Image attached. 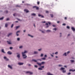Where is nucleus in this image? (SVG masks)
Instances as JSON below:
<instances>
[{
    "mask_svg": "<svg viewBox=\"0 0 75 75\" xmlns=\"http://www.w3.org/2000/svg\"><path fill=\"white\" fill-rule=\"evenodd\" d=\"M26 52H27L26 51H25L24 52H22V55L23 57V58H27V56L25 55V54Z\"/></svg>",
    "mask_w": 75,
    "mask_h": 75,
    "instance_id": "obj_1",
    "label": "nucleus"
},
{
    "mask_svg": "<svg viewBox=\"0 0 75 75\" xmlns=\"http://www.w3.org/2000/svg\"><path fill=\"white\" fill-rule=\"evenodd\" d=\"M33 8H36V10H39V7L36 6H33Z\"/></svg>",
    "mask_w": 75,
    "mask_h": 75,
    "instance_id": "obj_2",
    "label": "nucleus"
},
{
    "mask_svg": "<svg viewBox=\"0 0 75 75\" xmlns=\"http://www.w3.org/2000/svg\"><path fill=\"white\" fill-rule=\"evenodd\" d=\"M18 64L19 65H23L24 64V63L19 62L18 63Z\"/></svg>",
    "mask_w": 75,
    "mask_h": 75,
    "instance_id": "obj_3",
    "label": "nucleus"
},
{
    "mask_svg": "<svg viewBox=\"0 0 75 75\" xmlns=\"http://www.w3.org/2000/svg\"><path fill=\"white\" fill-rule=\"evenodd\" d=\"M8 54L9 55H11V54H12V53L10 51H8L7 52Z\"/></svg>",
    "mask_w": 75,
    "mask_h": 75,
    "instance_id": "obj_4",
    "label": "nucleus"
},
{
    "mask_svg": "<svg viewBox=\"0 0 75 75\" xmlns=\"http://www.w3.org/2000/svg\"><path fill=\"white\" fill-rule=\"evenodd\" d=\"M26 73H29L30 74H33V73L30 71H28L26 72Z\"/></svg>",
    "mask_w": 75,
    "mask_h": 75,
    "instance_id": "obj_5",
    "label": "nucleus"
},
{
    "mask_svg": "<svg viewBox=\"0 0 75 75\" xmlns=\"http://www.w3.org/2000/svg\"><path fill=\"white\" fill-rule=\"evenodd\" d=\"M38 16L39 17H40L41 16V17H42V18H44V16H42L41 15H40V14H39L38 15Z\"/></svg>",
    "mask_w": 75,
    "mask_h": 75,
    "instance_id": "obj_6",
    "label": "nucleus"
},
{
    "mask_svg": "<svg viewBox=\"0 0 75 75\" xmlns=\"http://www.w3.org/2000/svg\"><path fill=\"white\" fill-rule=\"evenodd\" d=\"M8 67L9 68H10V69H12L13 68L10 65H8Z\"/></svg>",
    "mask_w": 75,
    "mask_h": 75,
    "instance_id": "obj_7",
    "label": "nucleus"
},
{
    "mask_svg": "<svg viewBox=\"0 0 75 75\" xmlns=\"http://www.w3.org/2000/svg\"><path fill=\"white\" fill-rule=\"evenodd\" d=\"M71 29L72 30H73V31H75V29L73 27H71Z\"/></svg>",
    "mask_w": 75,
    "mask_h": 75,
    "instance_id": "obj_8",
    "label": "nucleus"
},
{
    "mask_svg": "<svg viewBox=\"0 0 75 75\" xmlns=\"http://www.w3.org/2000/svg\"><path fill=\"white\" fill-rule=\"evenodd\" d=\"M24 11H25L26 12V13H28V12H29V11H28V10H27V9H24Z\"/></svg>",
    "mask_w": 75,
    "mask_h": 75,
    "instance_id": "obj_9",
    "label": "nucleus"
},
{
    "mask_svg": "<svg viewBox=\"0 0 75 75\" xmlns=\"http://www.w3.org/2000/svg\"><path fill=\"white\" fill-rule=\"evenodd\" d=\"M37 64H38V65H39V66H40V67H41V63H37Z\"/></svg>",
    "mask_w": 75,
    "mask_h": 75,
    "instance_id": "obj_10",
    "label": "nucleus"
},
{
    "mask_svg": "<svg viewBox=\"0 0 75 75\" xmlns=\"http://www.w3.org/2000/svg\"><path fill=\"white\" fill-rule=\"evenodd\" d=\"M19 32H20V31H18L16 32V34L17 35V36H18L19 35L17 33H19Z\"/></svg>",
    "mask_w": 75,
    "mask_h": 75,
    "instance_id": "obj_11",
    "label": "nucleus"
},
{
    "mask_svg": "<svg viewBox=\"0 0 75 75\" xmlns=\"http://www.w3.org/2000/svg\"><path fill=\"white\" fill-rule=\"evenodd\" d=\"M72 71V72H74L75 71V70H72V69H70L69 71Z\"/></svg>",
    "mask_w": 75,
    "mask_h": 75,
    "instance_id": "obj_12",
    "label": "nucleus"
},
{
    "mask_svg": "<svg viewBox=\"0 0 75 75\" xmlns=\"http://www.w3.org/2000/svg\"><path fill=\"white\" fill-rule=\"evenodd\" d=\"M32 61H33L34 62H37V60H36L35 59H33Z\"/></svg>",
    "mask_w": 75,
    "mask_h": 75,
    "instance_id": "obj_13",
    "label": "nucleus"
},
{
    "mask_svg": "<svg viewBox=\"0 0 75 75\" xmlns=\"http://www.w3.org/2000/svg\"><path fill=\"white\" fill-rule=\"evenodd\" d=\"M45 64V62H42L41 63V64L42 65H43V64Z\"/></svg>",
    "mask_w": 75,
    "mask_h": 75,
    "instance_id": "obj_14",
    "label": "nucleus"
},
{
    "mask_svg": "<svg viewBox=\"0 0 75 75\" xmlns=\"http://www.w3.org/2000/svg\"><path fill=\"white\" fill-rule=\"evenodd\" d=\"M1 51L2 52L4 53V54H6V52H4V50L3 49H2Z\"/></svg>",
    "mask_w": 75,
    "mask_h": 75,
    "instance_id": "obj_15",
    "label": "nucleus"
},
{
    "mask_svg": "<svg viewBox=\"0 0 75 75\" xmlns=\"http://www.w3.org/2000/svg\"><path fill=\"white\" fill-rule=\"evenodd\" d=\"M47 74L48 75H54L53 74H51V73L50 72H48L47 73Z\"/></svg>",
    "mask_w": 75,
    "mask_h": 75,
    "instance_id": "obj_16",
    "label": "nucleus"
},
{
    "mask_svg": "<svg viewBox=\"0 0 75 75\" xmlns=\"http://www.w3.org/2000/svg\"><path fill=\"white\" fill-rule=\"evenodd\" d=\"M7 42L8 43V44H11V42H10L8 41H7Z\"/></svg>",
    "mask_w": 75,
    "mask_h": 75,
    "instance_id": "obj_17",
    "label": "nucleus"
},
{
    "mask_svg": "<svg viewBox=\"0 0 75 75\" xmlns=\"http://www.w3.org/2000/svg\"><path fill=\"white\" fill-rule=\"evenodd\" d=\"M17 57H18V58H20V54H18V55H17Z\"/></svg>",
    "mask_w": 75,
    "mask_h": 75,
    "instance_id": "obj_18",
    "label": "nucleus"
},
{
    "mask_svg": "<svg viewBox=\"0 0 75 75\" xmlns=\"http://www.w3.org/2000/svg\"><path fill=\"white\" fill-rule=\"evenodd\" d=\"M13 33H10L8 34V37H9V36H10V35H11V34H12Z\"/></svg>",
    "mask_w": 75,
    "mask_h": 75,
    "instance_id": "obj_19",
    "label": "nucleus"
},
{
    "mask_svg": "<svg viewBox=\"0 0 75 75\" xmlns=\"http://www.w3.org/2000/svg\"><path fill=\"white\" fill-rule=\"evenodd\" d=\"M32 16H36V15L35 13H32L31 14Z\"/></svg>",
    "mask_w": 75,
    "mask_h": 75,
    "instance_id": "obj_20",
    "label": "nucleus"
},
{
    "mask_svg": "<svg viewBox=\"0 0 75 75\" xmlns=\"http://www.w3.org/2000/svg\"><path fill=\"white\" fill-rule=\"evenodd\" d=\"M5 26L6 27H7V26H8V24L7 23L5 24Z\"/></svg>",
    "mask_w": 75,
    "mask_h": 75,
    "instance_id": "obj_21",
    "label": "nucleus"
},
{
    "mask_svg": "<svg viewBox=\"0 0 75 75\" xmlns=\"http://www.w3.org/2000/svg\"><path fill=\"white\" fill-rule=\"evenodd\" d=\"M64 69H65L63 67H62L60 69V70H64Z\"/></svg>",
    "mask_w": 75,
    "mask_h": 75,
    "instance_id": "obj_22",
    "label": "nucleus"
},
{
    "mask_svg": "<svg viewBox=\"0 0 75 75\" xmlns=\"http://www.w3.org/2000/svg\"><path fill=\"white\" fill-rule=\"evenodd\" d=\"M38 53V52H34V54H37Z\"/></svg>",
    "mask_w": 75,
    "mask_h": 75,
    "instance_id": "obj_23",
    "label": "nucleus"
},
{
    "mask_svg": "<svg viewBox=\"0 0 75 75\" xmlns=\"http://www.w3.org/2000/svg\"><path fill=\"white\" fill-rule=\"evenodd\" d=\"M62 72L63 73H65L66 72V70H63Z\"/></svg>",
    "mask_w": 75,
    "mask_h": 75,
    "instance_id": "obj_24",
    "label": "nucleus"
},
{
    "mask_svg": "<svg viewBox=\"0 0 75 75\" xmlns=\"http://www.w3.org/2000/svg\"><path fill=\"white\" fill-rule=\"evenodd\" d=\"M50 16H51V17H54V15H53V14H50Z\"/></svg>",
    "mask_w": 75,
    "mask_h": 75,
    "instance_id": "obj_25",
    "label": "nucleus"
},
{
    "mask_svg": "<svg viewBox=\"0 0 75 75\" xmlns=\"http://www.w3.org/2000/svg\"><path fill=\"white\" fill-rule=\"evenodd\" d=\"M38 69H39V70H42V68L41 67H40V68H39Z\"/></svg>",
    "mask_w": 75,
    "mask_h": 75,
    "instance_id": "obj_26",
    "label": "nucleus"
},
{
    "mask_svg": "<svg viewBox=\"0 0 75 75\" xmlns=\"http://www.w3.org/2000/svg\"><path fill=\"white\" fill-rule=\"evenodd\" d=\"M70 61H71V62H72V63L74 62V60H71Z\"/></svg>",
    "mask_w": 75,
    "mask_h": 75,
    "instance_id": "obj_27",
    "label": "nucleus"
},
{
    "mask_svg": "<svg viewBox=\"0 0 75 75\" xmlns=\"http://www.w3.org/2000/svg\"><path fill=\"white\" fill-rule=\"evenodd\" d=\"M51 31L50 30H47V33H49Z\"/></svg>",
    "mask_w": 75,
    "mask_h": 75,
    "instance_id": "obj_28",
    "label": "nucleus"
},
{
    "mask_svg": "<svg viewBox=\"0 0 75 75\" xmlns=\"http://www.w3.org/2000/svg\"><path fill=\"white\" fill-rule=\"evenodd\" d=\"M63 55H65V56H67V53H65Z\"/></svg>",
    "mask_w": 75,
    "mask_h": 75,
    "instance_id": "obj_29",
    "label": "nucleus"
},
{
    "mask_svg": "<svg viewBox=\"0 0 75 75\" xmlns=\"http://www.w3.org/2000/svg\"><path fill=\"white\" fill-rule=\"evenodd\" d=\"M13 26H14V25L13 24H12L11 26V28H13Z\"/></svg>",
    "mask_w": 75,
    "mask_h": 75,
    "instance_id": "obj_30",
    "label": "nucleus"
},
{
    "mask_svg": "<svg viewBox=\"0 0 75 75\" xmlns=\"http://www.w3.org/2000/svg\"><path fill=\"white\" fill-rule=\"evenodd\" d=\"M42 59H43V60H45V58L44 57L43 58H42Z\"/></svg>",
    "mask_w": 75,
    "mask_h": 75,
    "instance_id": "obj_31",
    "label": "nucleus"
},
{
    "mask_svg": "<svg viewBox=\"0 0 75 75\" xmlns=\"http://www.w3.org/2000/svg\"><path fill=\"white\" fill-rule=\"evenodd\" d=\"M28 35L29 36H30L31 37H33V36H31V35H30V34H28Z\"/></svg>",
    "mask_w": 75,
    "mask_h": 75,
    "instance_id": "obj_32",
    "label": "nucleus"
},
{
    "mask_svg": "<svg viewBox=\"0 0 75 75\" xmlns=\"http://www.w3.org/2000/svg\"><path fill=\"white\" fill-rule=\"evenodd\" d=\"M37 4H38V5H39L40 4V2L39 1H38Z\"/></svg>",
    "mask_w": 75,
    "mask_h": 75,
    "instance_id": "obj_33",
    "label": "nucleus"
},
{
    "mask_svg": "<svg viewBox=\"0 0 75 75\" xmlns=\"http://www.w3.org/2000/svg\"><path fill=\"white\" fill-rule=\"evenodd\" d=\"M17 14L16 13H15L13 14V16H16V15Z\"/></svg>",
    "mask_w": 75,
    "mask_h": 75,
    "instance_id": "obj_34",
    "label": "nucleus"
},
{
    "mask_svg": "<svg viewBox=\"0 0 75 75\" xmlns=\"http://www.w3.org/2000/svg\"><path fill=\"white\" fill-rule=\"evenodd\" d=\"M4 17H2L0 18V20H3V19Z\"/></svg>",
    "mask_w": 75,
    "mask_h": 75,
    "instance_id": "obj_35",
    "label": "nucleus"
},
{
    "mask_svg": "<svg viewBox=\"0 0 75 75\" xmlns=\"http://www.w3.org/2000/svg\"><path fill=\"white\" fill-rule=\"evenodd\" d=\"M19 26H16V30H17V28H19Z\"/></svg>",
    "mask_w": 75,
    "mask_h": 75,
    "instance_id": "obj_36",
    "label": "nucleus"
},
{
    "mask_svg": "<svg viewBox=\"0 0 75 75\" xmlns=\"http://www.w3.org/2000/svg\"><path fill=\"white\" fill-rule=\"evenodd\" d=\"M53 30H55V31H56L57 30V28H54L53 29Z\"/></svg>",
    "mask_w": 75,
    "mask_h": 75,
    "instance_id": "obj_37",
    "label": "nucleus"
},
{
    "mask_svg": "<svg viewBox=\"0 0 75 75\" xmlns=\"http://www.w3.org/2000/svg\"><path fill=\"white\" fill-rule=\"evenodd\" d=\"M71 73L70 72H69L67 74V75H70Z\"/></svg>",
    "mask_w": 75,
    "mask_h": 75,
    "instance_id": "obj_38",
    "label": "nucleus"
},
{
    "mask_svg": "<svg viewBox=\"0 0 75 75\" xmlns=\"http://www.w3.org/2000/svg\"><path fill=\"white\" fill-rule=\"evenodd\" d=\"M67 28H68V29H69V28H70L69 26H67Z\"/></svg>",
    "mask_w": 75,
    "mask_h": 75,
    "instance_id": "obj_39",
    "label": "nucleus"
},
{
    "mask_svg": "<svg viewBox=\"0 0 75 75\" xmlns=\"http://www.w3.org/2000/svg\"><path fill=\"white\" fill-rule=\"evenodd\" d=\"M9 20V18H7V19H6V21H8V20Z\"/></svg>",
    "mask_w": 75,
    "mask_h": 75,
    "instance_id": "obj_40",
    "label": "nucleus"
},
{
    "mask_svg": "<svg viewBox=\"0 0 75 75\" xmlns=\"http://www.w3.org/2000/svg\"><path fill=\"white\" fill-rule=\"evenodd\" d=\"M35 67L36 68H37L38 67V66L37 65H35Z\"/></svg>",
    "mask_w": 75,
    "mask_h": 75,
    "instance_id": "obj_41",
    "label": "nucleus"
},
{
    "mask_svg": "<svg viewBox=\"0 0 75 75\" xmlns=\"http://www.w3.org/2000/svg\"><path fill=\"white\" fill-rule=\"evenodd\" d=\"M19 48H23V46H21L19 47Z\"/></svg>",
    "mask_w": 75,
    "mask_h": 75,
    "instance_id": "obj_42",
    "label": "nucleus"
},
{
    "mask_svg": "<svg viewBox=\"0 0 75 75\" xmlns=\"http://www.w3.org/2000/svg\"><path fill=\"white\" fill-rule=\"evenodd\" d=\"M4 59H6V58H7V57H4Z\"/></svg>",
    "mask_w": 75,
    "mask_h": 75,
    "instance_id": "obj_43",
    "label": "nucleus"
},
{
    "mask_svg": "<svg viewBox=\"0 0 75 75\" xmlns=\"http://www.w3.org/2000/svg\"><path fill=\"white\" fill-rule=\"evenodd\" d=\"M43 54H41V57L43 56Z\"/></svg>",
    "mask_w": 75,
    "mask_h": 75,
    "instance_id": "obj_44",
    "label": "nucleus"
},
{
    "mask_svg": "<svg viewBox=\"0 0 75 75\" xmlns=\"http://www.w3.org/2000/svg\"><path fill=\"white\" fill-rule=\"evenodd\" d=\"M10 48L11 50H12V49H13V47H10Z\"/></svg>",
    "mask_w": 75,
    "mask_h": 75,
    "instance_id": "obj_45",
    "label": "nucleus"
},
{
    "mask_svg": "<svg viewBox=\"0 0 75 75\" xmlns=\"http://www.w3.org/2000/svg\"><path fill=\"white\" fill-rule=\"evenodd\" d=\"M41 68H44V66H42V67H41Z\"/></svg>",
    "mask_w": 75,
    "mask_h": 75,
    "instance_id": "obj_46",
    "label": "nucleus"
},
{
    "mask_svg": "<svg viewBox=\"0 0 75 75\" xmlns=\"http://www.w3.org/2000/svg\"><path fill=\"white\" fill-rule=\"evenodd\" d=\"M17 40H18V41H19V40H20V38H17Z\"/></svg>",
    "mask_w": 75,
    "mask_h": 75,
    "instance_id": "obj_47",
    "label": "nucleus"
},
{
    "mask_svg": "<svg viewBox=\"0 0 75 75\" xmlns=\"http://www.w3.org/2000/svg\"><path fill=\"white\" fill-rule=\"evenodd\" d=\"M64 19H65V20H67V17H65L64 18Z\"/></svg>",
    "mask_w": 75,
    "mask_h": 75,
    "instance_id": "obj_48",
    "label": "nucleus"
},
{
    "mask_svg": "<svg viewBox=\"0 0 75 75\" xmlns=\"http://www.w3.org/2000/svg\"><path fill=\"white\" fill-rule=\"evenodd\" d=\"M63 25H66V24H65V23H64L62 24Z\"/></svg>",
    "mask_w": 75,
    "mask_h": 75,
    "instance_id": "obj_49",
    "label": "nucleus"
},
{
    "mask_svg": "<svg viewBox=\"0 0 75 75\" xmlns=\"http://www.w3.org/2000/svg\"><path fill=\"white\" fill-rule=\"evenodd\" d=\"M42 23H45V21L42 22Z\"/></svg>",
    "mask_w": 75,
    "mask_h": 75,
    "instance_id": "obj_50",
    "label": "nucleus"
},
{
    "mask_svg": "<svg viewBox=\"0 0 75 75\" xmlns=\"http://www.w3.org/2000/svg\"><path fill=\"white\" fill-rule=\"evenodd\" d=\"M55 54H58V52H56L55 53Z\"/></svg>",
    "mask_w": 75,
    "mask_h": 75,
    "instance_id": "obj_51",
    "label": "nucleus"
},
{
    "mask_svg": "<svg viewBox=\"0 0 75 75\" xmlns=\"http://www.w3.org/2000/svg\"><path fill=\"white\" fill-rule=\"evenodd\" d=\"M46 25H48V24L47 23H46Z\"/></svg>",
    "mask_w": 75,
    "mask_h": 75,
    "instance_id": "obj_52",
    "label": "nucleus"
},
{
    "mask_svg": "<svg viewBox=\"0 0 75 75\" xmlns=\"http://www.w3.org/2000/svg\"><path fill=\"white\" fill-rule=\"evenodd\" d=\"M70 52L69 51H68L67 52V54H69V53Z\"/></svg>",
    "mask_w": 75,
    "mask_h": 75,
    "instance_id": "obj_53",
    "label": "nucleus"
},
{
    "mask_svg": "<svg viewBox=\"0 0 75 75\" xmlns=\"http://www.w3.org/2000/svg\"><path fill=\"white\" fill-rule=\"evenodd\" d=\"M49 27V26L48 25H47V26L46 27V28H48Z\"/></svg>",
    "mask_w": 75,
    "mask_h": 75,
    "instance_id": "obj_54",
    "label": "nucleus"
},
{
    "mask_svg": "<svg viewBox=\"0 0 75 75\" xmlns=\"http://www.w3.org/2000/svg\"><path fill=\"white\" fill-rule=\"evenodd\" d=\"M6 61H8V59L6 58Z\"/></svg>",
    "mask_w": 75,
    "mask_h": 75,
    "instance_id": "obj_55",
    "label": "nucleus"
},
{
    "mask_svg": "<svg viewBox=\"0 0 75 75\" xmlns=\"http://www.w3.org/2000/svg\"><path fill=\"white\" fill-rule=\"evenodd\" d=\"M47 55L45 54V57H47Z\"/></svg>",
    "mask_w": 75,
    "mask_h": 75,
    "instance_id": "obj_56",
    "label": "nucleus"
},
{
    "mask_svg": "<svg viewBox=\"0 0 75 75\" xmlns=\"http://www.w3.org/2000/svg\"><path fill=\"white\" fill-rule=\"evenodd\" d=\"M42 33H44V32L43 31H42Z\"/></svg>",
    "mask_w": 75,
    "mask_h": 75,
    "instance_id": "obj_57",
    "label": "nucleus"
},
{
    "mask_svg": "<svg viewBox=\"0 0 75 75\" xmlns=\"http://www.w3.org/2000/svg\"><path fill=\"white\" fill-rule=\"evenodd\" d=\"M48 24H51V23L50 22H48Z\"/></svg>",
    "mask_w": 75,
    "mask_h": 75,
    "instance_id": "obj_58",
    "label": "nucleus"
},
{
    "mask_svg": "<svg viewBox=\"0 0 75 75\" xmlns=\"http://www.w3.org/2000/svg\"><path fill=\"white\" fill-rule=\"evenodd\" d=\"M5 12H6V13H8V11H5Z\"/></svg>",
    "mask_w": 75,
    "mask_h": 75,
    "instance_id": "obj_59",
    "label": "nucleus"
},
{
    "mask_svg": "<svg viewBox=\"0 0 75 75\" xmlns=\"http://www.w3.org/2000/svg\"><path fill=\"white\" fill-rule=\"evenodd\" d=\"M46 13H48V11H46Z\"/></svg>",
    "mask_w": 75,
    "mask_h": 75,
    "instance_id": "obj_60",
    "label": "nucleus"
},
{
    "mask_svg": "<svg viewBox=\"0 0 75 75\" xmlns=\"http://www.w3.org/2000/svg\"><path fill=\"white\" fill-rule=\"evenodd\" d=\"M28 66H29L30 67V66H31V64H28Z\"/></svg>",
    "mask_w": 75,
    "mask_h": 75,
    "instance_id": "obj_61",
    "label": "nucleus"
},
{
    "mask_svg": "<svg viewBox=\"0 0 75 75\" xmlns=\"http://www.w3.org/2000/svg\"><path fill=\"white\" fill-rule=\"evenodd\" d=\"M59 67H61V66H62L61 65L59 64Z\"/></svg>",
    "mask_w": 75,
    "mask_h": 75,
    "instance_id": "obj_62",
    "label": "nucleus"
},
{
    "mask_svg": "<svg viewBox=\"0 0 75 75\" xmlns=\"http://www.w3.org/2000/svg\"><path fill=\"white\" fill-rule=\"evenodd\" d=\"M18 21H20V20L19 19H18Z\"/></svg>",
    "mask_w": 75,
    "mask_h": 75,
    "instance_id": "obj_63",
    "label": "nucleus"
},
{
    "mask_svg": "<svg viewBox=\"0 0 75 75\" xmlns=\"http://www.w3.org/2000/svg\"><path fill=\"white\" fill-rule=\"evenodd\" d=\"M18 21H15V23H18Z\"/></svg>",
    "mask_w": 75,
    "mask_h": 75,
    "instance_id": "obj_64",
    "label": "nucleus"
}]
</instances>
